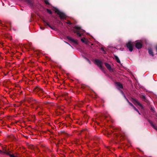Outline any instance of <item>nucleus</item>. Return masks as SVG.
Listing matches in <instances>:
<instances>
[{"mask_svg": "<svg viewBox=\"0 0 157 157\" xmlns=\"http://www.w3.org/2000/svg\"><path fill=\"white\" fill-rule=\"evenodd\" d=\"M74 31L75 33H76L78 36L79 37L82 36L83 33L85 32L84 30L82 29L80 27L77 25L75 27Z\"/></svg>", "mask_w": 157, "mask_h": 157, "instance_id": "nucleus-1", "label": "nucleus"}, {"mask_svg": "<svg viewBox=\"0 0 157 157\" xmlns=\"http://www.w3.org/2000/svg\"><path fill=\"white\" fill-rule=\"evenodd\" d=\"M54 10L55 11V12L59 15L61 19H64L66 18V15L63 13L59 10L57 9L54 8Z\"/></svg>", "mask_w": 157, "mask_h": 157, "instance_id": "nucleus-2", "label": "nucleus"}, {"mask_svg": "<svg viewBox=\"0 0 157 157\" xmlns=\"http://www.w3.org/2000/svg\"><path fill=\"white\" fill-rule=\"evenodd\" d=\"M120 91L121 92V93L124 96V97L126 99L128 103L130 105L132 106L136 111H137L138 112V113H139V114H140V113H139V112L138 111V110L136 108H135V106L133 105L132 103H131V102H129V101L126 98V97H125V96L124 93L123 92V91L122 90H120Z\"/></svg>", "mask_w": 157, "mask_h": 157, "instance_id": "nucleus-3", "label": "nucleus"}, {"mask_svg": "<svg viewBox=\"0 0 157 157\" xmlns=\"http://www.w3.org/2000/svg\"><path fill=\"white\" fill-rule=\"evenodd\" d=\"M94 63L97 65L100 69L102 70V62L101 61L98 59H95L94 61Z\"/></svg>", "mask_w": 157, "mask_h": 157, "instance_id": "nucleus-4", "label": "nucleus"}, {"mask_svg": "<svg viewBox=\"0 0 157 157\" xmlns=\"http://www.w3.org/2000/svg\"><path fill=\"white\" fill-rule=\"evenodd\" d=\"M133 43L131 41H128L126 44L127 47L129 49V50L131 52L133 51Z\"/></svg>", "mask_w": 157, "mask_h": 157, "instance_id": "nucleus-5", "label": "nucleus"}, {"mask_svg": "<svg viewBox=\"0 0 157 157\" xmlns=\"http://www.w3.org/2000/svg\"><path fill=\"white\" fill-rule=\"evenodd\" d=\"M135 46L136 48L138 49L141 48L142 47L141 41L140 40L137 41L136 43Z\"/></svg>", "mask_w": 157, "mask_h": 157, "instance_id": "nucleus-6", "label": "nucleus"}, {"mask_svg": "<svg viewBox=\"0 0 157 157\" xmlns=\"http://www.w3.org/2000/svg\"><path fill=\"white\" fill-rule=\"evenodd\" d=\"M116 85L117 88L118 89H122L123 88V86L122 85L120 82H116Z\"/></svg>", "mask_w": 157, "mask_h": 157, "instance_id": "nucleus-7", "label": "nucleus"}, {"mask_svg": "<svg viewBox=\"0 0 157 157\" xmlns=\"http://www.w3.org/2000/svg\"><path fill=\"white\" fill-rule=\"evenodd\" d=\"M105 65L107 67V68L110 71H111L112 70V68L111 67V66L110 64H109L105 63Z\"/></svg>", "mask_w": 157, "mask_h": 157, "instance_id": "nucleus-8", "label": "nucleus"}, {"mask_svg": "<svg viewBox=\"0 0 157 157\" xmlns=\"http://www.w3.org/2000/svg\"><path fill=\"white\" fill-rule=\"evenodd\" d=\"M149 123L157 131V126L154 124L151 121H149Z\"/></svg>", "mask_w": 157, "mask_h": 157, "instance_id": "nucleus-9", "label": "nucleus"}, {"mask_svg": "<svg viewBox=\"0 0 157 157\" xmlns=\"http://www.w3.org/2000/svg\"><path fill=\"white\" fill-rule=\"evenodd\" d=\"M67 38L68 40H70V41H71L72 42H74L75 43H76V40H75L74 39L72 38L71 37H70L69 36H67Z\"/></svg>", "mask_w": 157, "mask_h": 157, "instance_id": "nucleus-10", "label": "nucleus"}, {"mask_svg": "<svg viewBox=\"0 0 157 157\" xmlns=\"http://www.w3.org/2000/svg\"><path fill=\"white\" fill-rule=\"evenodd\" d=\"M148 52L149 53V54L151 55L152 56H153V53L152 52V50L151 49V48H148Z\"/></svg>", "mask_w": 157, "mask_h": 157, "instance_id": "nucleus-11", "label": "nucleus"}, {"mask_svg": "<svg viewBox=\"0 0 157 157\" xmlns=\"http://www.w3.org/2000/svg\"><path fill=\"white\" fill-rule=\"evenodd\" d=\"M114 58H115V60H116V61H117V63H121L120 61L117 56H115Z\"/></svg>", "mask_w": 157, "mask_h": 157, "instance_id": "nucleus-12", "label": "nucleus"}, {"mask_svg": "<svg viewBox=\"0 0 157 157\" xmlns=\"http://www.w3.org/2000/svg\"><path fill=\"white\" fill-rule=\"evenodd\" d=\"M25 2L30 5H31L32 4V2L31 0H26Z\"/></svg>", "mask_w": 157, "mask_h": 157, "instance_id": "nucleus-13", "label": "nucleus"}, {"mask_svg": "<svg viewBox=\"0 0 157 157\" xmlns=\"http://www.w3.org/2000/svg\"><path fill=\"white\" fill-rule=\"evenodd\" d=\"M81 40L83 43H84L86 44H87V40H85L83 38H82L81 39Z\"/></svg>", "mask_w": 157, "mask_h": 157, "instance_id": "nucleus-14", "label": "nucleus"}, {"mask_svg": "<svg viewBox=\"0 0 157 157\" xmlns=\"http://www.w3.org/2000/svg\"><path fill=\"white\" fill-rule=\"evenodd\" d=\"M44 23H45L46 24V25H48L49 27H50L51 29H53V28L48 23V22H46L45 21H44Z\"/></svg>", "mask_w": 157, "mask_h": 157, "instance_id": "nucleus-15", "label": "nucleus"}, {"mask_svg": "<svg viewBox=\"0 0 157 157\" xmlns=\"http://www.w3.org/2000/svg\"><path fill=\"white\" fill-rule=\"evenodd\" d=\"M135 101L137 105H139L141 107H142V105L139 102H138V101H137L136 100H135Z\"/></svg>", "mask_w": 157, "mask_h": 157, "instance_id": "nucleus-16", "label": "nucleus"}, {"mask_svg": "<svg viewBox=\"0 0 157 157\" xmlns=\"http://www.w3.org/2000/svg\"><path fill=\"white\" fill-rule=\"evenodd\" d=\"M47 12L48 13H50V14H52V12L51 11V10H50L48 9H47Z\"/></svg>", "mask_w": 157, "mask_h": 157, "instance_id": "nucleus-17", "label": "nucleus"}, {"mask_svg": "<svg viewBox=\"0 0 157 157\" xmlns=\"http://www.w3.org/2000/svg\"><path fill=\"white\" fill-rule=\"evenodd\" d=\"M44 2H45V3L46 4H49V3L48 2V0H45L44 1Z\"/></svg>", "mask_w": 157, "mask_h": 157, "instance_id": "nucleus-18", "label": "nucleus"}, {"mask_svg": "<svg viewBox=\"0 0 157 157\" xmlns=\"http://www.w3.org/2000/svg\"><path fill=\"white\" fill-rule=\"evenodd\" d=\"M101 50L104 53H105V52L104 51V49L103 48H101Z\"/></svg>", "mask_w": 157, "mask_h": 157, "instance_id": "nucleus-19", "label": "nucleus"}, {"mask_svg": "<svg viewBox=\"0 0 157 157\" xmlns=\"http://www.w3.org/2000/svg\"><path fill=\"white\" fill-rule=\"evenodd\" d=\"M10 157H16L13 155H10Z\"/></svg>", "mask_w": 157, "mask_h": 157, "instance_id": "nucleus-20", "label": "nucleus"}, {"mask_svg": "<svg viewBox=\"0 0 157 157\" xmlns=\"http://www.w3.org/2000/svg\"><path fill=\"white\" fill-rule=\"evenodd\" d=\"M86 59L87 60V61L88 62L90 63V61L88 59H87V58H86Z\"/></svg>", "mask_w": 157, "mask_h": 157, "instance_id": "nucleus-21", "label": "nucleus"}, {"mask_svg": "<svg viewBox=\"0 0 157 157\" xmlns=\"http://www.w3.org/2000/svg\"><path fill=\"white\" fill-rule=\"evenodd\" d=\"M40 29H42V30H44V27H40Z\"/></svg>", "mask_w": 157, "mask_h": 157, "instance_id": "nucleus-22", "label": "nucleus"}, {"mask_svg": "<svg viewBox=\"0 0 157 157\" xmlns=\"http://www.w3.org/2000/svg\"><path fill=\"white\" fill-rule=\"evenodd\" d=\"M4 153H6V154H7V155H9V152H4Z\"/></svg>", "mask_w": 157, "mask_h": 157, "instance_id": "nucleus-23", "label": "nucleus"}, {"mask_svg": "<svg viewBox=\"0 0 157 157\" xmlns=\"http://www.w3.org/2000/svg\"><path fill=\"white\" fill-rule=\"evenodd\" d=\"M2 153V152L1 150H0V153Z\"/></svg>", "mask_w": 157, "mask_h": 157, "instance_id": "nucleus-24", "label": "nucleus"}, {"mask_svg": "<svg viewBox=\"0 0 157 157\" xmlns=\"http://www.w3.org/2000/svg\"><path fill=\"white\" fill-rule=\"evenodd\" d=\"M65 42L66 43H67V44H68V43L67 42Z\"/></svg>", "mask_w": 157, "mask_h": 157, "instance_id": "nucleus-25", "label": "nucleus"}]
</instances>
